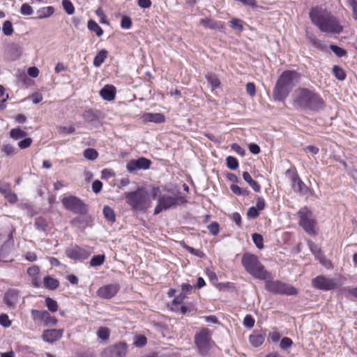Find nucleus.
<instances>
[{
	"label": "nucleus",
	"instance_id": "f257e3e1",
	"mask_svg": "<svg viewBox=\"0 0 357 357\" xmlns=\"http://www.w3.org/2000/svg\"><path fill=\"white\" fill-rule=\"evenodd\" d=\"M309 15L312 22L317 26L322 32L340 33L342 31V26L339 24L336 18L330 13L313 8Z\"/></svg>",
	"mask_w": 357,
	"mask_h": 357
},
{
	"label": "nucleus",
	"instance_id": "f03ea898",
	"mask_svg": "<svg viewBox=\"0 0 357 357\" xmlns=\"http://www.w3.org/2000/svg\"><path fill=\"white\" fill-rule=\"evenodd\" d=\"M299 75L294 70L284 71L279 77L273 89V98L276 100H283L293 87L298 82Z\"/></svg>",
	"mask_w": 357,
	"mask_h": 357
},
{
	"label": "nucleus",
	"instance_id": "7ed1b4c3",
	"mask_svg": "<svg viewBox=\"0 0 357 357\" xmlns=\"http://www.w3.org/2000/svg\"><path fill=\"white\" fill-rule=\"evenodd\" d=\"M295 102L301 108L313 112H319L326 107L324 100L319 94L306 88L298 89Z\"/></svg>",
	"mask_w": 357,
	"mask_h": 357
},
{
	"label": "nucleus",
	"instance_id": "20e7f679",
	"mask_svg": "<svg viewBox=\"0 0 357 357\" xmlns=\"http://www.w3.org/2000/svg\"><path fill=\"white\" fill-rule=\"evenodd\" d=\"M241 262L245 271L255 278L265 280L271 276L255 255L244 254Z\"/></svg>",
	"mask_w": 357,
	"mask_h": 357
},
{
	"label": "nucleus",
	"instance_id": "39448f33",
	"mask_svg": "<svg viewBox=\"0 0 357 357\" xmlns=\"http://www.w3.org/2000/svg\"><path fill=\"white\" fill-rule=\"evenodd\" d=\"M125 198L132 210L137 211H145L151 203L149 193L142 188H139L133 192H126Z\"/></svg>",
	"mask_w": 357,
	"mask_h": 357
},
{
	"label": "nucleus",
	"instance_id": "423d86ee",
	"mask_svg": "<svg viewBox=\"0 0 357 357\" xmlns=\"http://www.w3.org/2000/svg\"><path fill=\"white\" fill-rule=\"evenodd\" d=\"M195 344L201 356H207L215 344L211 338V331L206 328H202L195 335Z\"/></svg>",
	"mask_w": 357,
	"mask_h": 357
},
{
	"label": "nucleus",
	"instance_id": "0eeeda50",
	"mask_svg": "<svg viewBox=\"0 0 357 357\" xmlns=\"http://www.w3.org/2000/svg\"><path fill=\"white\" fill-rule=\"evenodd\" d=\"M265 288L274 294L293 296L298 294L296 289L293 286L280 280H266Z\"/></svg>",
	"mask_w": 357,
	"mask_h": 357
},
{
	"label": "nucleus",
	"instance_id": "6e6552de",
	"mask_svg": "<svg viewBox=\"0 0 357 357\" xmlns=\"http://www.w3.org/2000/svg\"><path fill=\"white\" fill-rule=\"evenodd\" d=\"M61 203L66 209L72 211L75 214L86 215L89 211V206L81 199L75 196L64 197Z\"/></svg>",
	"mask_w": 357,
	"mask_h": 357
},
{
	"label": "nucleus",
	"instance_id": "1a4fd4ad",
	"mask_svg": "<svg viewBox=\"0 0 357 357\" xmlns=\"http://www.w3.org/2000/svg\"><path fill=\"white\" fill-rule=\"evenodd\" d=\"M299 225L301 226L308 234H315L314 225L316 221L314 219L312 212L306 206L301 208L298 212Z\"/></svg>",
	"mask_w": 357,
	"mask_h": 357
},
{
	"label": "nucleus",
	"instance_id": "9d476101",
	"mask_svg": "<svg viewBox=\"0 0 357 357\" xmlns=\"http://www.w3.org/2000/svg\"><path fill=\"white\" fill-rule=\"evenodd\" d=\"M286 174L290 175L291 188L295 192L302 196L311 194V190L303 182L295 169H288Z\"/></svg>",
	"mask_w": 357,
	"mask_h": 357
},
{
	"label": "nucleus",
	"instance_id": "9b49d317",
	"mask_svg": "<svg viewBox=\"0 0 357 357\" xmlns=\"http://www.w3.org/2000/svg\"><path fill=\"white\" fill-rule=\"evenodd\" d=\"M312 284L314 287L324 291L332 290L337 287L335 280L326 278L324 275H319L314 278L312 280Z\"/></svg>",
	"mask_w": 357,
	"mask_h": 357
},
{
	"label": "nucleus",
	"instance_id": "f8f14e48",
	"mask_svg": "<svg viewBox=\"0 0 357 357\" xmlns=\"http://www.w3.org/2000/svg\"><path fill=\"white\" fill-rule=\"evenodd\" d=\"M161 205H162L165 211L170 208L171 207L176 206L177 205L183 204L187 202L185 197L181 196H171L168 195H160L158 198Z\"/></svg>",
	"mask_w": 357,
	"mask_h": 357
},
{
	"label": "nucleus",
	"instance_id": "ddd939ff",
	"mask_svg": "<svg viewBox=\"0 0 357 357\" xmlns=\"http://www.w3.org/2000/svg\"><path fill=\"white\" fill-rule=\"evenodd\" d=\"M151 165V161L144 157L137 160H131L126 165V169L130 174L135 173L137 170L148 169Z\"/></svg>",
	"mask_w": 357,
	"mask_h": 357
},
{
	"label": "nucleus",
	"instance_id": "4468645a",
	"mask_svg": "<svg viewBox=\"0 0 357 357\" xmlns=\"http://www.w3.org/2000/svg\"><path fill=\"white\" fill-rule=\"evenodd\" d=\"M65 253L68 257L75 261L84 260L90 255L86 250L77 245L67 248Z\"/></svg>",
	"mask_w": 357,
	"mask_h": 357
},
{
	"label": "nucleus",
	"instance_id": "2eb2a0df",
	"mask_svg": "<svg viewBox=\"0 0 357 357\" xmlns=\"http://www.w3.org/2000/svg\"><path fill=\"white\" fill-rule=\"evenodd\" d=\"M128 351L126 342H119L104 352L102 357H125Z\"/></svg>",
	"mask_w": 357,
	"mask_h": 357
},
{
	"label": "nucleus",
	"instance_id": "dca6fc26",
	"mask_svg": "<svg viewBox=\"0 0 357 357\" xmlns=\"http://www.w3.org/2000/svg\"><path fill=\"white\" fill-rule=\"evenodd\" d=\"M119 289L120 286L119 284H109L100 287L97 291V294L102 298L110 299L117 294Z\"/></svg>",
	"mask_w": 357,
	"mask_h": 357
},
{
	"label": "nucleus",
	"instance_id": "f3484780",
	"mask_svg": "<svg viewBox=\"0 0 357 357\" xmlns=\"http://www.w3.org/2000/svg\"><path fill=\"white\" fill-rule=\"evenodd\" d=\"M19 299V291L15 289H8L4 295L3 301L10 308H14Z\"/></svg>",
	"mask_w": 357,
	"mask_h": 357
},
{
	"label": "nucleus",
	"instance_id": "a211bd4d",
	"mask_svg": "<svg viewBox=\"0 0 357 357\" xmlns=\"http://www.w3.org/2000/svg\"><path fill=\"white\" fill-rule=\"evenodd\" d=\"M63 335V330L47 329L43 331L42 337L45 342L53 343L60 340Z\"/></svg>",
	"mask_w": 357,
	"mask_h": 357
},
{
	"label": "nucleus",
	"instance_id": "6ab92c4d",
	"mask_svg": "<svg viewBox=\"0 0 357 357\" xmlns=\"http://www.w3.org/2000/svg\"><path fill=\"white\" fill-rule=\"evenodd\" d=\"M100 95L104 100L112 101L115 98L116 88L113 85L107 84L100 91Z\"/></svg>",
	"mask_w": 357,
	"mask_h": 357
},
{
	"label": "nucleus",
	"instance_id": "aec40b11",
	"mask_svg": "<svg viewBox=\"0 0 357 357\" xmlns=\"http://www.w3.org/2000/svg\"><path fill=\"white\" fill-rule=\"evenodd\" d=\"M265 337H266L265 333H261L259 331H255L250 335L249 340H250V344L253 347H258L264 343V342L265 340Z\"/></svg>",
	"mask_w": 357,
	"mask_h": 357
},
{
	"label": "nucleus",
	"instance_id": "412c9836",
	"mask_svg": "<svg viewBox=\"0 0 357 357\" xmlns=\"http://www.w3.org/2000/svg\"><path fill=\"white\" fill-rule=\"evenodd\" d=\"M145 121L161 123L165 121V116L161 113H146L143 115Z\"/></svg>",
	"mask_w": 357,
	"mask_h": 357
},
{
	"label": "nucleus",
	"instance_id": "4be33fe9",
	"mask_svg": "<svg viewBox=\"0 0 357 357\" xmlns=\"http://www.w3.org/2000/svg\"><path fill=\"white\" fill-rule=\"evenodd\" d=\"M43 284L44 287L50 290H54L59 287V281L52 276L47 275L43 278Z\"/></svg>",
	"mask_w": 357,
	"mask_h": 357
},
{
	"label": "nucleus",
	"instance_id": "5701e85b",
	"mask_svg": "<svg viewBox=\"0 0 357 357\" xmlns=\"http://www.w3.org/2000/svg\"><path fill=\"white\" fill-rule=\"evenodd\" d=\"M17 152L18 150L10 144H4L1 149L3 157H12L17 154Z\"/></svg>",
	"mask_w": 357,
	"mask_h": 357
},
{
	"label": "nucleus",
	"instance_id": "b1692460",
	"mask_svg": "<svg viewBox=\"0 0 357 357\" xmlns=\"http://www.w3.org/2000/svg\"><path fill=\"white\" fill-rule=\"evenodd\" d=\"M71 225L79 229H85L89 224V218L86 217H76L71 220Z\"/></svg>",
	"mask_w": 357,
	"mask_h": 357
},
{
	"label": "nucleus",
	"instance_id": "393cba45",
	"mask_svg": "<svg viewBox=\"0 0 357 357\" xmlns=\"http://www.w3.org/2000/svg\"><path fill=\"white\" fill-rule=\"evenodd\" d=\"M243 178L255 192H260V185L256 181L252 179L250 174L248 172H244L243 173Z\"/></svg>",
	"mask_w": 357,
	"mask_h": 357
},
{
	"label": "nucleus",
	"instance_id": "a878e982",
	"mask_svg": "<svg viewBox=\"0 0 357 357\" xmlns=\"http://www.w3.org/2000/svg\"><path fill=\"white\" fill-rule=\"evenodd\" d=\"M54 8L53 6H47V7L42 8L37 11V14H38L37 18L43 19V18L50 17L54 13Z\"/></svg>",
	"mask_w": 357,
	"mask_h": 357
},
{
	"label": "nucleus",
	"instance_id": "bb28decb",
	"mask_svg": "<svg viewBox=\"0 0 357 357\" xmlns=\"http://www.w3.org/2000/svg\"><path fill=\"white\" fill-rule=\"evenodd\" d=\"M107 51L105 50H100L93 59V65L96 67H99L105 61L107 56Z\"/></svg>",
	"mask_w": 357,
	"mask_h": 357
},
{
	"label": "nucleus",
	"instance_id": "cd10ccee",
	"mask_svg": "<svg viewBox=\"0 0 357 357\" xmlns=\"http://www.w3.org/2000/svg\"><path fill=\"white\" fill-rule=\"evenodd\" d=\"M206 79L207 82L211 86L212 90L218 88L220 85V82L217 76L213 73H207L206 75Z\"/></svg>",
	"mask_w": 357,
	"mask_h": 357
},
{
	"label": "nucleus",
	"instance_id": "c85d7f7f",
	"mask_svg": "<svg viewBox=\"0 0 357 357\" xmlns=\"http://www.w3.org/2000/svg\"><path fill=\"white\" fill-rule=\"evenodd\" d=\"M26 135L27 132L20 128H13L10 131V137L14 140H18L26 137Z\"/></svg>",
	"mask_w": 357,
	"mask_h": 357
},
{
	"label": "nucleus",
	"instance_id": "c756f323",
	"mask_svg": "<svg viewBox=\"0 0 357 357\" xmlns=\"http://www.w3.org/2000/svg\"><path fill=\"white\" fill-rule=\"evenodd\" d=\"M102 212H103L104 217L107 220H108L109 222H115L116 215H115L114 210L111 207H109L108 206H104Z\"/></svg>",
	"mask_w": 357,
	"mask_h": 357
},
{
	"label": "nucleus",
	"instance_id": "7c9ffc66",
	"mask_svg": "<svg viewBox=\"0 0 357 357\" xmlns=\"http://www.w3.org/2000/svg\"><path fill=\"white\" fill-rule=\"evenodd\" d=\"M87 25L89 29L95 32L98 36H101L103 34L102 29L94 20H90Z\"/></svg>",
	"mask_w": 357,
	"mask_h": 357
},
{
	"label": "nucleus",
	"instance_id": "2f4dec72",
	"mask_svg": "<svg viewBox=\"0 0 357 357\" xmlns=\"http://www.w3.org/2000/svg\"><path fill=\"white\" fill-rule=\"evenodd\" d=\"M83 155L86 159L93 161L98 157V153L94 149L88 148L84 151Z\"/></svg>",
	"mask_w": 357,
	"mask_h": 357
},
{
	"label": "nucleus",
	"instance_id": "473e14b6",
	"mask_svg": "<svg viewBox=\"0 0 357 357\" xmlns=\"http://www.w3.org/2000/svg\"><path fill=\"white\" fill-rule=\"evenodd\" d=\"M333 73L337 79L343 81L346 78L345 71L339 66H334L333 67Z\"/></svg>",
	"mask_w": 357,
	"mask_h": 357
},
{
	"label": "nucleus",
	"instance_id": "72a5a7b5",
	"mask_svg": "<svg viewBox=\"0 0 357 357\" xmlns=\"http://www.w3.org/2000/svg\"><path fill=\"white\" fill-rule=\"evenodd\" d=\"M200 24L211 29H218L220 28L218 22L208 18L202 19L200 20Z\"/></svg>",
	"mask_w": 357,
	"mask_h": 357
},
{
	"label": "nucleus",
	"instance_id": "f704fd0d",
	"mask_svg": "<svg viewBox=\"0 0 357 357\" xmlns=\"http://www.w3.org/2000/svg\"><path fill=\"white\" fill-rule=\"evenodd\" d=\"M62 6L68 15H73L75 13V7L70 0H62Z\"/></svg>",
	"mask_w": 357,
	"mask_h": 357
},
{
	"label": "nucleus",
	"instance_id": "c9c22d12",
	"mask_svg": "<svg viewBox=\"0 0 357 357\" xmlns=\"http://www.w3.org/2000/svg\"><path fill=\"white\" fill-rule=\"evenodd\" d=\"M226 162L227 167L231 170H235L238 167V161L233 156H228L226 158Z\"/></svg>",
	"mask_w": 357,
	"mask_h": 357
},
{
	"label": "nucleus",
	"instance_id": "e433bc0d",
	"mask_svg": "<svg viewBox=\"0 0 357 357\" xmlns=\"http://www.w3.org/2000/svg\"><path fill=\"white\" fill-rule=\"evenodd\" d=\"M2 31L5 36H11L14 31L12 22L9 20L5 21L3 24Z\"/></svg>",
	"mask_w": 357,
	"mask_h": 357
},
{
	"label": "nucleus",
	"instance_id": "4c0bfd02",
	"mask_svg": "<svg viewBox=\"0 0 357 357\" xmlns=\"http://www.w3.org/2000/svg\"><path fill=\"white\" fill-rule=\"evenodd\" d=\"M105 261V255H95L92 257L90 261V265L91 266H98L102 265Z\"/></svg>",
	"mask_w": 357,
	"mask_h": 357
},
{
	"label": "nucleus",
	"instance_id": "58836bf2",
	"mask_svg": "<svg viewBox=\"0 0 357 357\" xmlns=\"http://www.w3.org/2000/svg\"><path fill=\"white\" fill-rule=\"evenodd\" d=\"M329 48L338 57H342L347 54V51L337 45H331Z\"/></svg>",
	"mask_w": 357,
	"mask_h": 357
},
{
	"label": "nucleus",
	"instance_id": "ea45409f",
	"mask_svg": "<svg viewBox=\"0 0 357 357\" xmlns=\"http://www.w3.org/2000/svg\"><path fill=\"white\" fill-rule=\"evenodd\" d=\"M31 313L34 319L43 321L44 318H45V316L47 314V311L31 310Z\"/></svg>",
	"mask_w": 357,
	"mask_h": 357
},
{
	"label": "nucleus",
	"instance_id": "a19ab883",
	"mask_svg": "<svg viewBox=\"0 0 357 357\" xmlns=\"http://www.w3.org/2000/svg\"><path fill=\"white\" fill-rule=\"evenodd\" d=\"M45 305L48 310L52 312H56L58 310L57 302L50 297L45 299Z\"/></svg>",
	"mask_w": 357,
	"mask_h": 357
},
{
	"label": "nucleus",
	"instance_id": "79ce46f5",
	"mask_svg": "<svg viewBox=\"0 0 357 357\" xmlns=\"http://www.w3.org/2000/svg\"><path fill=\"white\" fill-rule=\"evenodd\" d=\"M252 241H253L254 243L255 244V245L257 246V248L259 249H262L264 248L263 236L259 234L255 233L252 234Z\"/></svg>",
	"mask_w": 357,
	"mask_h": 357
},
{
	"label": "nucleus",
	"instance_id": "37998d69",
	"mask_svg": "<svg viewBox=\"0 0 357 357\" xmlns=\"http://www.w3.org/2000/svg\"><path fill=\"white\" fill-rule=\"evenodd\" d=\"M147 343V339L144 335H137L134 338V344L138 347H142Z\"/></svg>",
	"mask_w": 357,
	"mask_h": 357
},
{
	"label": "nucleus",
	"instance_id": "c03bdc74",
	"mask_svg": "<svg viewBox=\"0 0 357 357\" xmlns=\"http://www.w3.org/2000/svg\"><path fill=\"white\" fill-rule=\"evenodd\" d=\"M182 245L184 248H185L186 250H188L190 253L199 257L200 258L204 257V254L200 250L197 249H195L188 245H186L184 242L182 243Z\"/></svg>",
	"mask_w": 357,
	"mask_h": 357
},
{
	"label": "nucleus",
	"instance_id": "a18cd8bd",
	"mask_svg": "<svg viewBox=\"0 0 357 357\" xmlns=\"http://www.w3.org/2000/svg\"><path fill=\"white\" fill-rule=\"evenodd\" d=\"M36 227L40 231H45L48 227L46 220L42 218H38L35 221Z\"/></svg>",
	"mask_w": 357,
	"mask_h": 357
},
{
	"label": "nucleus",
	"instance_id": "49530a36",
	"mask_svg": "<svg viewBox=\"0 0 357 357\" xmlns=\"http://www.w3.org/2000/svg\"><path fill=\"white\" fill-rule=\"evenodd\" d=\"M97 335L101 340H108L109 337V330L107 328L101 327L97 331Z\"/></svg>",
	"mask_w": 357,
	"mask_h": 357
},
{
	"label": "nucleus",
	"instance_id": "de8ad7c7",
	"mask_svg": "<svg viewBox=\"0 0 357 357\" xmlns=\"http://www.w3.org/2000/svg\"><path fill=\"white\" fill-rule=\"evenodd\" d=\"M307 245L311 252L313 253V255H314L316 257H318L319 255H321V249L316 243L312 241H308Z\"/></svg>",
	"mask_w": 357,
	"mask_h": 357
},
{
	"label": "nucleus",
	"instance_id": "09e8293b",
	"mask_svg": "<svg viewBox=\"0 0 357 357\" xmlns=\"http://www.w3.org/2000/svg\"><path fill=\"white\" fill-rule=\"evenodd\" d=\"M185 298V295L183 293H181L178 296L175 297L174 299L171 303L172 309L175 310L174 307H177L178 305L182 303Z\"/></svg>",
	"mask_w": 357,
	"mask_h": 357
},
{
	"label": "nucleus",
	"instance_id": "8fccbe9b",
	"mask_svg": "<svg viewBox=\"0 0 357 357\" xmlns=\"http://www.w3.org/2000/svg\"><path fill=\"white\" fill-rule=\"evenodd\" d=\"M83 116L87 122H92L98 118L96 113L91 109L86 111L84 113Z\"/></svg>",
	"mask_w": 357,
	"mask_h": 357
},
{
	"label": "nucleus",
	"instance_id": "3c124183",
	"mask_svg": "<svg viewBox=\"0 0 357 357\" xmlns=\"http://www.w3.org/2000/svg\"><path fill=\"white\" fill-rule=\"evenodd\" d=\"M255 319L250 315L247 314L243 319V325L247 328H252L255 325Z\"/></svg>",
	"mask_w": 357,
	"mask_h": 357
},
{
	"label": "nucleus",
	"instance_id": "603ef678",
	"mask_svg": "<svg viewBox=\"0 0 357 357\" xmlns=\"http://www.w3.org/2000/svg\"><path fill=\"white\" fill-rule=\"evenodd\" d=\"M293 344V341L289 337H283L280 341V347L282 349L285 350L291 347Z\"/></svg>",
	"mask_w": 357,
	"mask_h": 357
},
{
	"label": "nucleus",
	"instance_id": "864d4df0",
	"mask_svg": "<svg viewBox=\"0 0 357 357\" xmlns=\"http://www.w3.org/2000/svg\"><path fill=\"white\" fill-rule=\"evenodd\" d=\"M43 321L46 326H52L56 324L57 319L54 317L51 316L50 314L47 312V314L45 316V318H44Z\"/></svg>",
	"mask_w": 357,
	"mask_h": 357
},
{
	"label": "nucleus",
	"instance_id": "5fc2aeb1",
	"mask_svg": "<svg viewBox=\"0 0 357 357\" xmlns=\"http://www.w3.org/2000/svg\"><path fill=\"white\" fill-rule=\"evenodd\" d=\"M32 7L28 3H23L20 8V13L24 15H30L33 13Z\"/></svg>",
	"mask_w": 357,
	"mask_h": 357
},
{
	"label": "nucleus",
	"instance_id": "6e6d98bb",
	"mask_svg": "<svg viewBox=\"0 0 357 357\" xmlns=\"http://www.w3.org/2000/svg\"><path fill=\"white\" fill-rule=\"evenodd\" d=\"M132 26L131 18L128 16H123L121 21V26L123 29H130Z\"/></svg>",
	"mask_w": 357,
	"mask_h": 357
},
{
	"label": "nucleus",
	"instance_id": "4d7b16f0",
	"mask_svg": "<svg viewBox=\"0 0 357 357\" xmlns=\"http://www.w3.org/2000/svg\"><path fill=\"white\" fill-rule=\"evenodd\" d=\"M230 22L232 29L240 31H243V26L242 24V20L238 19H233Z\"/></svg>",
	"mask_w": 357,
	"mask_h": 357
},
{
	"label": "nucleus",
	"instance_id": "13d9d810",
	"mask_svg": "<svg viewBox=\"0 0 357 357\" xmlns=\"http://www.w3.org/2000/svg\"><path fill=\"white\" fill-rule=\"evenodd\" d=\"M307 38L310 40V42L317 48H321L322 47V43L321 40H318L316 36L313 34L307 35Z\"/></svg>",
	"mask_w": 357,
	"mask_h": 357
},
{
	"label": "nucleus",
	"instance_id": "bf43d9fd",
	"mask_svg": "<svg viewBox=\"0 0 357 357\" xmlns=\"http://www.w3.org/2000/svg\"><path fill=\"white\" fill-rule=\"evenodd\" d=\"M32 143V139L30 137H26L18 142V146L21 149H24L31 146Z\"/></svg>",
	"mask_w": 357,
	"mask_h": 357
},
{
	"label": "nucleus",
	"instance_id": "052dcab7",
	"mask_svg": "<svg viewBox=\"0 0 357 357\" xmlns=\"http://www.w3.org/2000/svg\"><path fill=\"white\" fill-rule=\"evenodd\" d=\"M10 190V185L9 183L3 181H0V192L3 196L7 195Z\"/></svg>",
	"mask_w": 357,
	"mask_h": 357
},
{
	"label": "nucleus",
	"instance_id": "680f3d73",
	"mask_svg": "<svg viewBox=\"0 0 357 357\" xmlns=\"http://www.w3.org/2000/svg\"><path fill=\"white\" fill-rule=\"evenodd\" d=\"M0 325L3 326V327H9L11 325V321L9 320L7 314H0Z\"/></svg>",
	"mask_w": 357,
	"mask_h": 357
},
{
	"label": "nucleus",
	"instance_id": "e2e57ef3",
	"mask_svg": "<svg viewBox=\"0 0 357 357\" xmlns=\"http://www.w3.org/2000/svg\"><path fill=\"white\" fill-rule=\"evenodd\" d=\"M280 334L278 331H273L269 333L268 341L269 342H278L280 340Z\"/></svg>",
	"mask_w": 357,
	"mask_h": 357
},
{
	"label": "nucleus",
	"instance_id": "0e129e2a",
	"mask_svg": "<svg viewBox=\"0 0 357 357\" xmlns=\"http://www.w3.org/2000/svg\"><path fill=\"white\" fill-rule=\"evenodd\" d=\"M209 232L213 235H217L219 233V225L213 222L208 226Z\"/></svg>",
	"mask_w": 357,
	"mask_h": 357
},
{
	"label": "nucleus",
	"instance_id": "69168bd1",
	"mask_svg": "<svg viewBox=\"0 0 357 357\" xmlns=\"http://www.w3.org/2000/svg\"><path fill=\"white\" fill-rule=\"evenodd\" d=\"M40 272V268L38 266L33 265L27 269V274L31 277H36Z\"/></svg>",
	"mask_w": 357,
	"mask_h": 357
},
{
	"label": "nucleus",
	"instance_id": "338daca9",
	"mask_svg": "<svg viewBox=\"0 0 357 357\" xmlns=\"http://www.w3.org/2000/svg\"><path fill=\"white\" fill-rule=\"evenodd\" d=\"M259 210L255 206L250 207L247 212V215L250 218H256L259 216Z\"/></svg>",
	"mask_w": 357,
	"mask_h": 357
},
{
	"label": "nucleus",
	"instance_id": "774afa93",
	"mask_svg": "<svg viewBox=\"0 0 357 357\" xmlns=\"http://www.w3.org/2000/svg\"><path fill=\"white\" fill-rule=\"evenodd\" d=\"M102 183L99 180H96L92 183V190L95 193H98L101 191Z\"/></svg>",
	"mask_w": 357,
	"mask_h": 357
}]
</instances>
